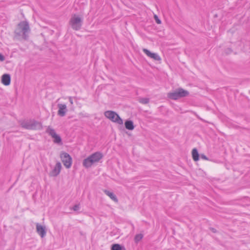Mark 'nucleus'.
Wrapping results in <instances>:
<instances>
[{
    "instance_id": "25",
    "label": "nucleus",
    "mask_w": 250,
    "mask_h": 250,
    "mask_svg": "<svg viewBox=\"0 0 250 250\" xmlns=\"http://www.w3.org/2000/svg\"><path fill=\"white\" fill-rule=\"evenodd\" d=\"M4 60V56L0 53V61L2 62Z\"/></svg>"
},
{
    "instance_id": "15",
    "label": "nucleus",
    "mask_w": 250,
    "mask_h": 250,
    "mask_svg": "<svg viewBox=\"0 0 250 250\" xmlns=\"http://www.w3.org/2000/svg\"><path fill=\"white\" fill-rule=\"evenodd\" d=\"M192 156L194 161H197L199 160V155L197 149L195 148H193L192 150Z\"/></svg>"
},
{
    "instance_id": "8",
    "label": "nucleus",
    "mask_w": 250,
    "mask_h": 250,
    "mask_svg": "<svg viewBox=\"0 0 250 250\" xmlns=\"http://www.w3.org/2000/svg\"><path fill=\"white\" fill-rule=\"evenodd\" d=\"M46 132L52 137L53 139V142L54 143L57 144H62L61 137L56 133L55 130L51 126H47Z\"/></svg>"
},
{
    "instance_id": "24",
    "label": "nucleus",
    "mask_w": 250,
    "mask_h": 250,
    "mask_svg": "<svg viewBox=\"0 0 250 250\" xmlns=\"http://www.w3.org/2000/svg\"><path fill=\"white\" fill-rule=\"evenodd\" d=\"M68 99H69V101L70 104H73V101L72 97H69L68 98Z\"/></svg>"
},
{
    "instance_id": "9",
    "label": "nucleus",
    "mask_w": 250,
    "mask_h": 250,
    "mask_svg": "<svg viewBox=\"0 0 250 250\" xmlns=\"http://www.w3.org/2000/svg\"><path fill=\"white\" fill-rule=\"evenodd\" d=\"M62 166L60 162H57L52 170L49 172V176L51 177H56L60 173Z\"/></svg>"
},
{
    "instance_id": "18",
    "label": "nucleus",
    "mask_w": 250,
    "mask_h": 250,
    "mask_svg": "<svg viewBox=\"0 0 250 250\" xmlns=\"http://www.w3.org/2000/svg\"><path fill=\"white\" fill-rule=\"evenodd\" d=\"M143 51L148 56V57L151 58L152 57V55L154 53L151 52L149 50H148L147 49L144 48L143 49Z\"/></svg>"
},
{
    "instance_id": "4",
    "label": "nucleus",
    "mask_w": 250,
    "mask_h": 250,
    "mask_svg": "<svg viewBox=\"0 0 250 250\" xmlns=\"http://www.w3.org/2000/svg\"><path fill=\"white\" fill-rule=\"evenodd\" d=\"M20 125L22 127L27 129H40L42 128L41 124L35 121H22Z\"/></svg>"
},
{
    "instance_id": "7",
    "label": "nucleus",
    "mask_w": 250,
    "mask_h": 250,
    "mask_svg": "<svg viewBox=\"0 0 250 250\" xmlns=\"http://www.w3.org/2000/svg\"><path fill=\"white\" fill-rule=\"evenodd\" d=\"M60 158L66 168H69L71 167L72 160L69 154L65 152H62L60 154Z\"/></svg>"
},
{
    "instance_id": "22",
    "label": "nucleus",
    "mask_w": 250,
    "mask_h": 250,
    "mask_svg": "<svg viewBox=\"0 0 250 250\" xmlns=\"http://www.w3.org/2000/svg\"><path fill=\"white\" fill-rule=\"evenodd\" d=\"M200 157L202 159H204L205 160H208V158L207 157V156L203 154H202L200 155Z\"/></svg>"
},
{
    "instance_id": "3",
    "label": "nucleus",
    "mask_w": 250,
    "mask_h": 250,
    "mask_svg": "<svg viewBox=\"0 0 250 250\" xmlns=\"http://www.w3.org/2000/svg\"><path fill=\"white\" fill-rule=\"evenodd\" d=\"M189 92L182 88H178L167 94V97L173 100H177L179 99L187 97L189 95Z\"/></svg>"
},
{
    "instance_id": "6",
    "label": "nucleus",
    "mask_w": 250,
    "mask_h": 250,
    "mask_svg": "<svg viewBox=\"0 0 250 250\" xmlns=\"http://www.w3.org/2000/svg\"><path fill=\"white\" fill-rule=\"evenodd\" d=\"M82 21V19L80 17L74 15L70 20L69 24L74 30H79L81 28Z\"/></svg>"
},
{
    "instance_id": "23",
    "label": "nucleus",
    "mask_w": 250,
    "mask_h": 250,
    "mask_svg": "<svg viewBox=\"0 0 250 250\" xmlns=\"http://www.w3.org/2000/svg\"><path fill=\"white\" fill-rule=\"evenodd\" d=\"M73 210H75V211H77L80 208V207H79V206L78 205H75L74 207H73Z\"/></svg>"
},
{
    "instance_id": "21",
    "label": "nucleus",
    "mask_w": 250,
    "mask_h": 250,
    "mask_svg": "<svg viewBox=\"0 0 250 250\" xmlns=\"http://www.w3.org/2000/svg\"><path fill=\"white\" fill-rule=\"evenodd\" d=\"M154 18L155 21L157 23H158V24H161V20L159 19L158 17L156 15H155L154 16Z\"/></svg>"
},
{
    "instance_id": "11",
    "label": "nucleus",
    "mask_w": 250,
    "mask_h": 250,
    "mask_svg": "<svg viewBox=\"0 0 250 250\" xmlns=\"http://www.w3.org/2000/svg\"><path fill=\"white\" fill-rule=\"evenodd\" d=\"M57 106L59 109L58 111V115L61 117L64 116L67 112L66 105L63 104H58Z\"/></svg>"
},
{
    "instance_id": "19",
    "label": "nucleus",
    "mask_w": 250,
    "mask_h": 250,
    "mask_svg": "<svg viewBox=\"0 0 250 250\" xmlns=\"http://www.w3.org/2000/svg\"><path fill=\"white\" fill-rule=\"evenodd\" d=\"M151 59H153L155 61H161V58L160 57V56L158 54L155 53H153Z\"/></svg>"
},
{
    "instance_id": "26",
    "label": "nucleus",
    "mask_w": 250,
    "mask_h": 250,
    "mask_svg": "<svg viewBox=\"0 0 250 250\" xmlns=\"http://www.w3.org/2000/svg\"><path fill=\"white\" fill-rule=\"evenodd\" d=\"M211 230L213 232H216V230L213 229V228H211Z\"/></svg>"
},
{
    "instance_id": "16",
    "label": "nucleus",
    "mask_w": 250,
    "mask_h": 250,
    "mask_svg": "<svg viewBox=\"0 0 250 250\" xmlns=\"http://www.w3.org/2000/svg\"><path fill=\"white\" fill-rule=\"evenodd\" d=\"M111 250H126L125 249L121 246L120 244H113L111 247Z\"/></svg>"
},
{
    "instance_id": "10",
    "label": "nucleus",
    "mask_w": 250,
    "mask_h": 250,
    "mask_svg": "<svg viewBox=\"0 0 250 250\" xmlns=\"http://www.w3.org/2000/svg\"><path fill=\"white\" fill-rule=\"evenodd\" d=\"M36 231L37 233L42 237L43 238L45 236L46 234V228L39 223L36 224Z\"/></svg>"
},
{
    "instance_id": "14",
    "label": "nucleus",
    "mask_w": 250,
    "mask_h": 250,
    "mask_svg": "<svg viewBox=\"0 0 250 250\" xmlns=\"http://www.w3.org/2000/svg\"><path fill=\"white\" fill-rule=\"evenodd\" d=\"M125 128L129 130H132L134 128L133 122L131 120H127L125 123Z\"/></svg>"
},
{
    "instance_id": "13",
    "label": "nucleus",
    "mask_w": 250,
    "mask_h": 250,
    "mask_svg": "<svg viewBox=\"0 0 250 250\" xmlns=\"http://www.w3.org/2000/svg\"><path fill=\"white\" fill-rule=\"evenodd\" d=\"M104 191L105 193V194L109 197H110V198L113 201H114L116 203H117L118 202V200L116 196L114 194L113 192L109 191L107 190H104Z\"/></svg>"
},
{
    "instance_id": "5",
    "label": "nucleus",
    "mask_w": 250,
    "mask_h": 250,
    "mask_svg": "<svg viewBox=\"0 0 250 250\" xmlns=\"http://www.w3.org/2000/svg\"><path fill=\"white\" fill-rule=\"evenodd\" d=\"M104 115L107 119L111 121L112 122L117 123L120 125L123 124V120L115 111L108 110L104 112Z\"/></svg>"
},
{
    "instance_id": "12",
    "label": "nucleus",
    "mask_w": 250,
    "mask_h": 250,
    "mask_svg": "<svg viewBox=\"0 0 250 250\" xmlns=\"http://www.w3.org/2000/svg\"><path fill=\"white\" fill-rule=\"evenodd\" d=\"M11 77L8 74H4L1 77V83L4 85L7 86L10 84Z\"/></svg>"
},
{
    "instance_id": "20",
    "label": "nucleus",
    "mask_w": 250,
    "mask_h": 250,
    "mask_svg": "<svg viewBox=\"0 0 250 250\" xmlns=\"http://www.w3.org/2000/svg\"><path fill=\"white\" fill-rule=\"evenodd\" d=\"M149 99L146 98H142L139 99V102L143 104H147L149 103Z\"/></svg>"
},
{
    "instance_id": "17",
    "label": "nucleus",
    "mask_w": 250,
    "mask_h": 250,
    "mask_svg": "<svg viewBox=\"0 0 250 250\" xmlns=\"http://www.w3.org/2000/svg\"><path fill=\"white\" fill-rule=\"evenodd\" d=\"M143 234L142 233L136 234L134 237V241L136 243H138L143 238Z\"/></svg>"
},
{
    "instance_id": "1",
    "label": "nucleus",
    "mask_w": 250,
    "mask_h": 250,
    "mask_svg": "<svg viewBox=\"0 0 250 250\" xmlns=\"http://www.w3.org/2000/svg\"><path fill=\"white\" fill-rule=\"evenodd\" d=\"M30 30L28 23L26 21H22L18 24L15 33L17 35L21 36L23 39L26 40L28 37Z\"/></svg>"
},
{
    "instance_id": "2",
    "label": "nucleus",
    "mask_w": 250,
    "mask_h": 250,
    "mask_svg": "<svg viewBox=\"0 0 250 250\" xmlns=\"http://www.w3.org/2000/svg\"><path fill=\"white\" fill-rule=\"evenodd\" d=\"M103 157L102 153L96 152L84 159L83 162V167L89 168L96 163H98Z\"/></svg>"
}]
</instances>
